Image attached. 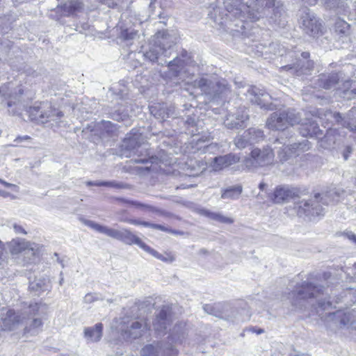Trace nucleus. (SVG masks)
Segmentation results:
<instances>
[{
	"label": "nucleus",
	"mask_w": 356,
	"mask_h": 356,
	"mask_svg": "<svg viewBox=\"0 0 356 356\" xmlns=\"http://www.w3.org/2000/svg\"><path fill=\"white\" fill-rule=\"evenodd\" d=\"M225 0L223 3L229 15L241 22H254L263 19L270 8L275 17L284 13L283 5L279 0Z\"/></svg>",
	"instance_id": "nucleus-1"
},
{
	"label": "nucleus",
	"mask_w": 356,
	"mask_h": 356,
	"mask_svg": "<svg viewBox=\"0 0 356 356\" xmlns=\"http://www.w3.org/2000/svg\"><path fill=\"white\" fill-rule=\"evenodd\" d=\"M39 309L40 305L35 303L25 308L20 313L16 314L14 311L9 310L3 319V326L13 330L19 325H24V334L37 335L42 330L43 326L42 319L36 317L39 314Z\"/></svg>",
	"instance_id": "nucleus-2"
},
{
	"label": "nucleus",
	"mask_w": 356,
	"mask_h": 356,
	"mask_svg": "<svg viewBox=\"0 0 356 356\" xmlns=\"http://www.w3.org/2000/svg\"><path fill=\"white\" fill-rule=\"evenodd\" d=\"M343 191L339 188H332L321 197L320 193H316L309 200H302L296 203L298 214L305 216L309 220H316L325 213L323 205L334 204L339 201Z\"/></svg>",
	"instance_id": "nucleus-3"
},
{
	"label": "nucleus",
	"mask_w": 356,
	"mask_h": 356,
	"mask_svg": "<svg viewBox=\"0 0 356 356\" xmlns=\"http://www.w3.org/2000/svg\"><path fill=\"white\" fill-rule=\"evenodd\" d=\"M157 38L156 42L152 41L150 42L148 49L143 51V56L151 62H158L159 65H163L167 64L168 72L166 73V76L170 79H177L178 81H183L185 78L184 71V61L177 56L169 62L163 59L162 49L159 46L162 42L161 39L163 38L160 33L158 35Z\"/></svg>",
	"instance_id": "nucleus-4"
},
{
	"label": "nucleus",
	"mask_w": 356,
	"mask_h": 356,
	"mask_svg": "<svg viewBox=\"0 0 356 356\" xmlns=\"http://www.w3.org/2000/svg\"><path fill=\"white\" fill-rule=\"evenodd\" d=\"M324 287L318 286L308 281L298 284L289 295L292 305L302 309L307 308L308 305L315 306L314 299L324 294Z\"/></svg>",
	"instance_id": "nucleus-5"
},
{
	"label": "nucleus",
	"mask_w": 356,
	"mask_h": 356,
	"mask_svg": "<svg viewBox=\"0 0 356 356\" xmlns=\"http://www.w3.org/2000/svg\"><path fill=\"white\" fill-rule=\"evenodd\" d=\"M194 87L199 88L209 101L222 99L229 93V88L225 79L216 76L201 78L194 81Z\"/></svg>",
	"instance_id": "nucleus-6"
},
{
	"label": "nucleus",
	"mask_w": 356,
	"mask_h": 356,
	"mask_svg": "<svg viewBox=\"0 0 356 356\" xmlns=\"http://www.w3.org/2000/svg\"><path fill=\"white\" fill-rule=\"evenodd\" d=\"M138 138L139 136L136 134H134V136L125 138L121 145V155L127 158L137 155L140 158L134 160L136 163H155L158 158L150 156L147 144L140 143Z\"/></svg>",
	"instance_id": "nucleus-7"
},
{
	"label": "nucleus",
	"mask_w": 356,
	"mask_h": 356,
	"mask_svg": "<svg viewBox=\"0 0 356 356\" xmlns=\"http://www.w3.org/2000/svg\"><path fill=\"white\" fill-rule=\"evenodd\" d=\"M86 224L88 226L97 231V232L104 234L112 238L120 241L125 244H135L144 250L147 248V244H145L140 238L136 236L127 229L122 228L120 229H116L108 226L96 223L93 221H88Z\"/></svg>",
	"instance_id": "nucleus-8"
},
{
	"label": "nucleus",
	"mask_w": 356,
	"mask_h": 356,
	"mask_svg": "<svg viewBox=\"0 0 356 356\" xmlns=\"http://www.w3.org/2000/svg\"><path fill=\"white\" fill-rule=\"evenodd\" d=\"M116 323V331L125 341L138 339L147 330V324L145 321L128 316L120 318Z\"/></svg>",
	"instance_id": "nucleus-9"
},
{
	"label": "nucleus",
	"mask_w": 356,
	"mask_h": 356,
	"mask_svg": "<svg viewBox=\"0 0 356 356\" xmlns=\"http://www.w3.org/2000/svg\"><path fill=\"white\" fill-rule=\"evenodd\" d=\"M185 333L182 332L177 336L175 334L168 337V342L158 341L144 346L140 351V356H177L178 351L172 343H181Z\"/></svg>",
	"instance_id": "nucleus-10"
},
{
	"label": "nucleus",
	"mask_w": 356,
	"mask_h": 356,
	"mask_svg": "<svg viewBox=\"0 0 356 356\" xmlns=\"http://www.w3.org/2000/svg\"><path fill=\"white\" fill-rule=\"evenodd\" d=\"M300 121V113L293 108H287L273 113L266 121V126L270 129L280 131L299 124Z\"/></svg>",
	"instance_id": "nucleus-11"
},
{
	"label": "nucleus",
	"mask_w": 356,
	"mask_h": 356,
	"mask_svg": "<svg viewBox=\"0 0 356 356\" xmlns=\"http://www.w3.org/2000/svg\"><path fill=\"white\" fill-rule=\"evenodd\" d=\"M23 89L18 86L10 89L8 86L0 87L1 104L8 108L12 115H19L25 109V105L22 101Z\"/></svg>",
	"instance_id": "nucleus-12"
},
{
	"label": "nucleus",
	"mask_w": 356,
	"mask_h": 356,
	"mask_svg": "<svg viewBox=\"0 0 356 356\" xmlns=\"http://www.w3.org/2000/svg\"><path fill=\"white\" fill-rule=\"evenodd\" d=\"M27 112L31 120L42 124L57 121L63 116L61 111L53 108L51 103L48 102L35 103L33 106L29 107Z\"/></svg>",
	"instance_id": "nucleus-13"
},
{
	"label": "nucleus",
	"mask_w": 356,
	"mask_h": 356,
	"mask_svg": "<svg viewBox=\"0 0 356 356\" xmlns=\"http://www.w3.org/2000/svg\"><path fill=\"white\" fill-rule=\"evenodd\" d=\"M246 95L252 103L259 106L261 108L270 111L277 109L276 105L270 102L271 96L259 88L255 86L248 88Z\"/></svg>",
	"instance_id": "nucleus-14"
},
{
	"label": "nucleus",
	"mask_w": 356,
	"mask_h": 356,
	"mask_svg": "<svg viewBox=\"0 0 356 356\" xmlns=\"http://www.w3.org/2000/svg\"><path fill=\"white\" fill-rule=\"evenodd\" d=\"M171 308L168 306H163L153 321V327L157 334L161 336L166 333L168 327L172 322Z\"/></svg>",
	"instance_id": "nucleus-15"
},
{
	"label": "nucleus",
	"mask_w": 356,
	"mask_h": 356,
	"mask_svg": "<svg viewBox=\"0 0 356 356\" xmlns=\"http://www.w3.org/2000/svg\"><path fill=\"white\" fill-rule=\"evenodd\" d=\"M249 119L248 113L245 108H239L233 113H228L224 120L225 126L229 129H242L246 126Z\"/></svg>",
	"instance_id": "nucleus-16"
},
{
	"label": "nucleus",
	"mask_w": 356,
	"mask_h": 356,
	"mask_svg": "<svg viewBox=\"0 0 356 356\" xmlns=\"http://www.w3.org/2000/svg\"><path fill=\"white\" fill-rule=\"evenodd\" d=\"M251 163L255 166H266L273 163L274 159V153L273 149L266 147L263 149L258 148L254 149L250 153Z\"/></svg>",
	"instance_id": "nucleus-17"
},
{
	"label": "nucleus",
	"mask_w": 356,
	"mask_h": 356,
	"mask_svg": "<svg viewBox=\"0 0 356 356\" xmlns=\"http://www.w3.org/2000/svg\"><path fill=\"white\" fill-rule=\"evenodd\" d=\"M39 250V246L34 243H30L22 238L13 239L10 242V251L12 254L24 252V254L35 255Z\"/></svg>",
	"instance_id": "nucleus-18"
},
{
	"label": "nucleus",
	"mask_w": 356,
	"mask_h": 356,
	"mask_svg": "<svg viewBox=\"0 0 356 356\" xmlns=\"http://www.w3.org/2000/svg\"><path fill=\"white\" fill-rule=\"evenodd\" d=\"M160 33L162 36V42L159 46L162 49V54L164 58H169L172 54V49L177 43V38L175 34L170 33L168 31H159L153 37L152 42H156L157 36Z\"/></svg>",
	"instance_id": "nucleus-19"
},
{
	"label": "nucleus",
	"mask_w": 356,
	"mask_h": 356,
	"mask_svg": "<svg viewBox=\"0 0 356 356\" xmlns=\"http://www.w3.org/2000/svg\"><path fill=\"white\" fill-rule=\"evenodd\" d=\"M298 191L288 186H278L270 195L271 200L275 204H282L298 196Z\"/></svg>",
	"instance_id": "nucleus-20"
},
{
	"label": "nucleus",
	"mask_w": 356,
	"mask_h": 356,
	"mask_svg": "<svg viewBox=\"0 0 356 356\" xmlns=\"http://www.w3.org/2000/svg\"><path fill=\"white\" fill-rule=\"evenodd\" d=\"M311 147L310 143L307 139L299 143H294L290 145H283L282 152H279L282 160H287L292 154H299V152H305Z\"/></svg>",
	"instance_id": "nucleus-21"
},
{
	"label": "nucleus",
	"mask_w": 356,
	"mask_h": 356,
	"mask_svg": "<svg viewBox=\"0 0 356 356\" xmlns=\"http://www.w3.org/2000/svg\"><path fill=\"white\" fill-rule=\"evenodd\" d=\"M299 124H300V134L304 137L320 138L323 135V131L319 129L318 124L315 121L308 120L302 122L301 120Z\"/></svg>",
	"instance_id": "nucleus-22"
},
{
	"label": "nucleus",
	"mask_w": 356,
	"mask_h": 356,
	"mask_svg": "<svg viewBox=\"0 0 356 356\" xmlns=\"http://www.w3.org/2000/svg\"><path fill=\"white\" fill-rule=\"evenodd\" d=\"M314 63L312 60H302L299 59L296 63L288 65L283 68L286 70H291L296 76L310 74L313 70Z\"/></svg>",
	"instance_id": "nucleus-23"
},
{
	"label": "nucleus",
	"mask_w": 356,
	"mask_h": 356,
	"mask_svg": "<svg viewBox=\"0 0 356 356\" xmlns=\"http://www.w3.org/2000/svg\"><path fill=\"white\" fill-rule=\"evenodd\" d=\"M239 161V157L236 154H228L224 156L215 157L211 163V168L214 171H219Z\"/></svg>",
	"instance_id": "nucleus-24"
},
{
	"label": "nucleus",
	"mask_w": 356,
	"mask_h": 356,
	"mask_svg": "<svg viewBox=\"0 0 356 356\" xmlns=\"http://www.w3.org/2000/svg\"><path fill=\"white\" fill-rule=\"evenodd\" d=\"M356 113V108H353L347 113L346 119L343 118L339 113H328V115L332 116L334 119L340 123L343 127L350 129L351 131L356 133V122L353 121V118Z\"/></svg>",
	"instance_id": "nucleus-25"
},
{
	"label": "nucleus",
	"mask_w": 356,
	"mask_h": 356,
	"mask_svg": "<svg viewBox=\"0 0 356 356\" xmlns=\"http://www.w3.org/2000/svg\"><path fill=\"white\" fill-rule=\"evenodd\" d=\"M116 27L119 38L128 43L138 37V30L136 29L134 24H122Z\"/></svg>",
	"instance_id": "nucleus-26"
},
{
	"label": "nucleus",
	"mask_w": 356,
	"mask_h": 356,
	"mask_svg": "<svg viewBox=\"0 0 356 356\" xmlns=\"http://www.w3.org/2000/svg\"><path fill=\"white\" fill-rule=\"evenodd\" d=\"M83 8V3L78 0L70 1L64 3L61 7H57L54 12L63 10V15H69Z\"/></svg>",
	"instance_id": "nucleus-27"
},
{
	"label": "nucleus",
	"mask_w": 356,
	"mask_h": 356,
	"mask_svg": "<svg viewBox=\"0 0 356 356\" xmlns=\"http://www.w3.org/2000/svg\"><path fill=\"white\" fill-rule=\"evenodd\" d=\"M103 325L98 323L94 327H86L84 330L85 337L90 341H98L102 336Z\"/></svg>",
	"instance_id": "nucleus-28"
},
{
	"label": "nucleus",
	"mask_w": 356,
	"mask_h": 356,
	"mask_svg": "<svg viewBox=\"0 0 356 356\" xmlns=\"http://www.w3.org/2000/svg\"><path fill=\"white\" fill-rule=\"evenodd\" d=\"M187 170H189L191 176H197L202 173L205 170L207 165L202 161H197L194 159H190L186 163Z\"/></svg>",
	"instance_id": "nucleus-29"
},
{
	"label": "nucleus",
	"mask_w": 356,
	"mask_h": 356,
	"mask_svg": "<svg viewBox=\"0 0 356 356\" xmlns=\"http://www.w3.org/2000/svg\"><path fill=\"white\" fill-rule=\"evenodd\" d=\"M322 4L324 5L326 9L333 10L337 14L343 13L346 12V8L347 6L346 3L340 0H320Z\"/></svg>",
	"instance_id": "nucleus-30"
},
{
	"label": "nucleus",
	"mask_w": 356,
	"mask_h": 356,
	"mask_svg": "<svg viewBox=\"0 0 356 356\" xmlns=\"http://www.w3.org/2000/svg\"><path fill=\"white\" fill-rule=\"evenodd\" d=\"M321 146L324 149H330L333 147L337 140V131L335 129H329L323 137L320 138Z\"/></svg>",
	"instance_id": "nucleus-31"
},
{
	"label": "nucleus",
	"mask_w": 356,
	"mask_h": 356,
	"mask_svg": "<svg viewBox=\"0 0 356 356\" xmlns=\"http://www.w3.org/2000/svg\"><path fill=\"white\" fill-rule=\"evenodd\" d=\"M250 139L252 145L264 140L265 135L263 130L256 127H251L245 131V136Z\"/></svg>",
	"instance_id": "nucleus-32"
},
{
	"label": "nucleus",
	"mask_w": 356,
	"mask_h": 356,
	"mask_svg": "<svg viewBox=\"0 0 356 356\" xmlns=\"http://www.w3.org/2000/svg\"><path fill=\"white\" fill-rule=\"evenodd\" d=\"M29 289L35 291L37 295H39L41 292L48 290L49 281L45 278L35 279L33 281L29 282Z\"/></svg>",
	"instance_id": "nucleus-33"
},
{
	"label": "nucleus",
	"mask_w": 356,
	"mask_h": 356,
	"mask_svg": "<svg viewBox=\"0 0 356 356\" xmlns=\"http://www.w3.org/2000/svg\"><path fill=\"white\" fill-rule=\"evenodd\" d=\"M145 251L152 254L155 258L167 263H172L175 260V257L171 252H165L164 254H161L156 250L152 249L149 245H147V248L145 249Z\"/></svg>",
	"instance_id": "nucleus-34"
},
{
	"label": "nucleus",
	"mask_w": 356,
	"mask_h": 356,
	"mask_svg": "<svg viewBox=\"0 0 356 356\" xmlns=\"http://www.w3.org/2000/svg\"><path fill=\"white\" fill-rule=\"evenodd\" d=\"M201 213L209 218L225 224H231L233 220L229 217L224 216L220 213L213 212L207 209L201 210Z\"/></svg>",
	"instance_id": "nucleus-35"
},
{
	"label": "nucleus",
	"mask_w": 356,
	"mask_h": 356,
	"mask_svg": "<svg viewBox=\"0 0 356 356\" xmlns=\"http://www.w3.org/2000/svg\"><path fill=\"white\" fill-rule=\"evenodd\" d=\"M329 316L336 321H339L340 325H347L350 323H352V320L350 317V314L349 312H343L342 311L338 310L335 312L329 313Z\"/></svg>",
	"instance_id": "nucleus-36"
},
{
	"label": "nucleus",
	"mask_w": 356,
	"mask_h": 356,
	"mask_svg": "<svg viewBox=\"0 0 356 356\" xmlns=\"http://www.w3.org/2000/svg\"><path fill=\"white\" fill-rule=\"evenodd\" d=\"M242 193L241 186H234L222 190V199H237Z\"/></svg>",
	"instance_id": "nucleus-37"
},
{
	"label": "nucleus",
	"mask_w": 356,
	"mask_h": 356,
	"mask_svg": "<svg viewBox=\"0 0 356 356\" xmlns=\"http://www.w3.org/2000/svg\"><path fill=\"white\" fill-rule=\"evenodd\" d=\"M339 80V76L337 73H332L327 76L323 75L321 78L323 87L327 90L334 88L338 83Z\"/></svg>",
	"instance_id": "nucleus-38"
},
{
	"label": "nucleus",
	"mask_w": 356,
	"mask_h": 356,
	"mask_svg": "<svg viewBox=\"0 0 356 356\" xmlns=\"http://www.w3.org/2000/svg\"><path fill=\"white\" fill-rule=\"evenodd\" d=\"M222 307L220 303L215 305L207 304L203 306L204 310L207 314L218 317L220 318H224V314L220 310Z\"/></svg>",
	"instance_id": "nucleus-39"
},
{
	"label": "nucleus",
	"mask_w": 356,
	"mask_h": 356,
	"mask_svg": "<svg viewBox=\"0 0 356 356\" xmlns=\"http://www.w3.org/2000/svg\"><path fill=\"white\" fill-rule=\"evenodd\" d=\"M321 24H302L303 31L309 36L318 37L321 35Z\"/></svg>",
	"instance_id": "nucleus-40"
},
{
	"label": "nucleus",
	"mask_w": 356,
	"mask_h": 356,
	"mask_svg": "<svg viewBox=\"0 0 356 356\" xmlns=\"http://www.w3.org/2000/svg\"><path fill=\"white\" fill-rule=\"evenodd\" d=\"M13 47V43L10 40L0 39V59L7 60Z\"/></svg>",
	"instance_id": "nucleus-41"
},
{
	"label": "nucleus",
	"mask_w": 356,
	"mask_h": 356,
	"mask_svg": "<svg viewBox=\"0 0 356 356\" xmlns=\"http://www.w3.org/2000/svg\"><path fill=\"white\" fill-rule=\"evenodd\" d=\"M300 22H312L315 19L314 13L307 7L302 8L298 11Z\"/></svg>",
	"instance_id": "nucleus-42"
},
{
	"label": "nucleus",
	"mask_w": 356,
	"mask_h": 356,
	"mask_svg": "<svg viewBox=\"0 0 356 356\" xmlns=\"http://www.w3.org/2000/svg\"><path fill=\"white\" fill-rule=\"evenodd\" d=\"M98 127L108 136H112L118 129L117 125L110 121L102 120L98 124Z\"/></svg>",
	"instance_id": "nucleus-43"
},
{
	"label": "nucleus",
	"mask_w": 356,
	"mask_h": 356,
	"mask_svg": "<svg viewBox=\"0 0 356 356\" xmlns=\"http://www.w3.org/2000/svg\"><path fill=\"white\" fill-rule=\"evenodd\" d=\"M196 124L194 123L191 124V127L188 128V134H191L193 136H196L197 138L193 139V140L197 141L198 143L201 142H205L209 140V136H199L200 132L197 129L195 128Z\"/></svg>",
	"instance_id": "nucleus-44"
},
{
	"label": "nucleus",
	"mask_w": 356,
	"mask_h": 356,
	"mask_svg": "<svg viewBox=\"0 0 356 356\" xmlns=\"http://www.w3.org/2000/svg\"><path fill=\"white\" fill-rule=\"evenodd\" d=\"M245 136V131L243 134L237 136L234 139V144L236 147L238 149H243L248 147V145H251L252 143L250 141V139L248 137Z\"/></svg>",
	"instance_id": "nucleus-45"
},
{
	"label": "nucleus",
	"mask_w": 356,
	"mask_h": 356,
	"mask_svg": "<svg viewBox=\"0 0 356 356\" xmlns=\"http://www.w3.org/2000/svg\"><path fill=\"white\" fill-rule=\"evenodd\" d=\"M99 185H102V186L111 187L118 189L129 188V186L128 184L122 182H118L116 181H102V183L99 184Z\"/></svg>",
	"instance_id": "nucleus-46"
},
{
	"label": "nucleus",
	"mask_w": 356,
	"mask_h": 356,
	"mask_svg": "<svg viewBox=\"0 0 356 356\" xmlns=\"http://www.w3.org/2000/svg\"><path fill=\"white\" fill-rule=\"evenodd\" d=\"M220 8L216 6L213 7L211 10H209L208 13V18L210 20H212L213 22H218L222 19V18L220 17Z\"/></svg>",
	"instance_id": "nucleus-47"
},
{
	"label": "nucleus",
	"mask_w": 356,
	"mask_h": 356,
	"mask_svg": "<svg viewBox=\"0 0 356 356\" xmlns=\"http://www.w3.org/2000/svg\"><path fill=\"white\" fill-rule=\"evenodd\" d=\"M102 300H104L103 297L97 293H88L83 298V302L87 304Z\"/></svg>",
	"instance_id": "nucleus-48"
},
{
	"label": "nucleus",
	"mask_w": 356,
	"mask_h": 356,
	"mask_svg": "<svg viewBox=\"0 0 356 356\" xmlns=\"http://www.w3.org/2000/svg\"><path fill=\"white\" fill-rule=\"evenodd\" d=\"M117 200L124 204H129L136 206L138 207H140V208H144V209L152 208L149 205L139 202L138 201L130 200H127V199H124V198H122V197L118 198Z\"/></svg>",
	"instance_id": "nucleus-49"
},
{
	"label": "nucleus",
	"mask_w": 356,
	"mask_h": 356,
	"mask_svg": "<svg viewBox=\"0 0 356 356\" xmlns=\"http://www.w3.org/2000/svg\"><path fill=\"white\" fill-rule=\"evenodd\" d=\"M145 225H147V227H151L153 229H159V230L168 232V233H174V231H172V229H170L168 227H165V226H163L162 225L151 223V222H149V224H145Z\"/></svg>",
	"instance_id": "nucleus-50"
},
{
	"label": "nucleus",
	"mask_w": 356,
	"mask_h": 356,
	"mask_svg": "<svg viewBox=\"0 0 356 356\" xmlns=\"http://www.w3.org/2000/svg\"><path fill=\"white\" fill-rule=\"evenodd\" d=\"M332 303L327 300H317V306L318 308L322 310H327L331 307Z\"/></svg>",
	"instance_id": "nucleus-51"
},
{
	"label": "nucleus",
	"mask_w": 356,
	"mask_h": 356,
	"mask_svg": "<svg viewBox=\"0 0 356 356\" xmlns=\"http://www.w3.org/2000/svg\"><path fill=\"white\" fill-rule=\"evenodd\" d=\"M122 221L131 224V225H143L144 227H147V225H145V224H149V222L143 221V220H138V219H125V220H122Z\"/></svg>",
	"instance_id": "nucleus-52"
},
{
	"label": "nucleus",
	"mask_w": 356,
	"mask_h": 356,
	"mask_svg": "<svg viewBox=\"0 0 356 356\" xmlns=\"http://www.w3.org/2000/svg\"><path fill=\"white\" fill-rule=\"evenodd\" d=\"M101 3L107 5L110 8H114L119 5L122 0H99Z\"/></svg>",
	"instance_id": "nucleus-53"
},
{
	"label": "nucleus",
	"mask_w": 356,
	"mask_h": 356,
	"mask_svg": "<svg viewBox=\"0 0 356 356\" xmlns=\"http://www.w3.org/2000/svg\"><path fill=\"white\" fill-rule=\"evenodd\" d=\"M343 235L350 241L356 244V235L351 231H346L343 233Z\"/></svg>",
	"instance_id": "nucleus-54"
},
{
	"label": "nucleus",
	"mask_w": 356,
	"mask_h": 356,
	"mask_svg": "<svg viewBox=\"0 0 356 356\" xmlns=\"http://www.w3.org/2000/svg\"><path fill=\"white\" fill-rule=\"evenodd\" d=\"M344 95L348 99L355 98L356 97V88H353L352 90H346L343 92Z\"/></svg>",
	"instance_id": "nucleus-55"
},
{
	"label": "nucleus",
	"mask_w": 356,
	"mask_h": 356,
	"mask_svg": "<svg viewBox=\"0 0 356 356\" xmlns=\"http://www.w3.org/2000/svg\"><path fill=\"white\" fill-rule=\"evenodd\" d=\"M31 140V138L29 136H17L14 142L17 143H20L25 141H29Z\"/></svg>",
	"instance_id": "nucleus-56"
},
{
	"label": "nucleus",
	"mask_w": 356,
	"mask_h": 356,
	"mask_svg": "<svg viewBox=\"0 0 356 356\" xmlns=\"http://www.w3.org/2000/svg\"><path fill=\"white\" fill-rule=\"evenodd\" d=\"M13 229L17 234H26V232L24 230V229L21 226L18 225L17 224H13Z\"/></svg>",
	"instance_id": "nucleus-57"
},
{
	"label": "nucleus",
	"mask_w": 356,
	"mask_h": 356,
	"mask_svg": "<svg viewBox=\"0 0 356 356\" xmlns=\"http://www.w3.org/2000/svg\"><path fill=\"white\" fill-rule=\"evenodd\" d=\"M8 24H0V33L1 34H4L8 32V30L9 29V27L6 26Z\"/></svg>",
	"instance_id": "nucleus-58"
},
{
	"label": "nucleus",
	"mask_w": 356,
	"mask_h": 356,
	"mask_svg": "<svg viewBox=\"0 0 356 356\" xmlns=\"http://www.w3.org/2000/svg\"><path fill=\"white\" fill-rule=\"evenodd\" d=\"M138 170L140 174H144L145 172H148L150 170V166L138 168Z\"/></svg>",
	"instance_id": "nucleus-59"
},
{
	"label": "nucleus",
	"mask_w": 356,
	"mask_h": 356,
	"mask_svg": "<svg viewBox=\"0 0 356 356\" xmlns=\"http://www.w3.org/2000/svg\"><path fill=\"white\" fill-rule=\"evenodd\" d=\"M102 183V181H88L86 182V185L87 186H102V185H99V184H101Z\"/></svg>",
	"instance_id": "nucleus-60"
},
{
	"label": "nucleus",
	"mask_w": 356,
	"mask_h": 356,
	"mask_svg": "<svg viewBox=\"0 0 356 356\" xmlns=\"http://www.w3.org/2000/svg\"><path fill=\"white\" fill-rule=\"evenodd\" d=\"M308 5L313 6L316 4L320 0H302Z\"/></svg>",
	"instance_id": "nucleus-61"
},
{
	"label": "nucleus",
	"mask_w": 356,
	"mask_h": 356,
	"mask_svg": "<svg viewBox=\"0 0 356 356\" xmlns=\"http://www.w3.org/2000/svg\"><path fill=\"white\" fill-rule=\"evenodd\" d=\"M301 56L303 58L302 60H309L308 58L309 57V52H307V51H305V52H302L301 54Z\"/></svg>",
	"instance_id": "nucleus-62"
},
{
	"label": "nucleus",
	"mask_w": 356,
	"mask_h": 356,
	"mask_svg": "<svg viewBox=\"0 0 356 356\" xmlns=\"http://www.w3.org/2000/svg\"><path fill=\"white\" fill-rule=\"evenodd\" d=\"M3 243L0 241V260L2 259V256H3Z\"/></svg>",
	"instance_id": "nucleus-63"
},
{
	"label": "nucleus",
	"mask_w": 356,
	"mask_h": 356,
	"mask_svg": "<svg viewBox=\"0 0 356 356\" xmlns=\"http://www.w3.org/2000/svg\"><path fill=\"white\" fill-rule=\"evenodd\" d=\"M266 186V184L265 183H263V182L260 183L259 185V188L261 191H263Z\"/></svg>",
	"instance_id": "nucleus-64"
}]
</instances>
